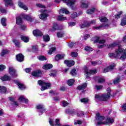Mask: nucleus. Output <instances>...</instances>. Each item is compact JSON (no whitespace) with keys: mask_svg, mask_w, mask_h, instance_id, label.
<instances>
[{"mask_svg":"<svg viewBox=\"0 0 126 126\" xmlns=\"http://www.w3.org/2000/svg\"><path fill=\"white\" fill-rule=\"evenodd\" d=\"M32 33H33V36H34V37H42V36H43V35H44L43 32H41V31H40V30H38V29L33 30L32 32Z\"/></svg>","mask_w":126,"mask_h":126,"instance_id":"423d86ee","label":"nucleus"},{"mask_svg":"<svg viewBox=\"0 0 126 126\" xmlns=\"http://www.w3.org/2000/svg\"><path fill=\"white\" fill-rule=\"evenodd\" d=\"M85 73H86V77L87 78H90V75H89V71H88L89 69H88V67H85V68L84 69Z\"/></svg>","mask_w":126,"mask_h":126,"instance_id":"e433bc0d","label":"nucleus"},{"mask_svg":"<svg viewBox=\"0 0 126 126\" xmlns=\"http://www.w3.org/2000/svg\"><path fill=\"white\" fill-rule=\"evenodd\" d=\"M65 55L64 54H57L55 57V60L56 62H59L61 60H63Z\"/></svg>","mask_w":126,"mask_h":126,"instance_id":"f8f14e48","label":"nucleus"},{"mask_svg":"<svg viewBox=\"0 0 126 126\" xmlns=\"http://www.w3.org/2000/svg\"><path fill=\"white\" fill-rule=\"evenodd\" d=\"M74 82H75V80L73 79H70L67 80V84L68 86H72L73 84H74Z\"/></svg>","mask_w":126,"mask_h":126,"instance_id":"c756f323","label":"nucleus"},{"mask_svg":"<svg viewBox=\"0 0 126 126\" xmlns=\"http://www.w3.org/2000/svg\"><path fill=\"white\" fill-rule=\"evenodd\" d=\"M106 91L107 93L102 94L101 95L97 94H94V98L95 99H99V101L106 102L108 101L111 97H113L114 98L116 96V95H117L116 93H113L112 94H111L112 90L110 87L106 89Z\"/></svg>","mask_w":126,"mask_h":126,"instance_id":"f03ea898","label":"nucleus"},{"mask_svg":"<svg viewBox=\"0 0 126 126\" xmlns=\"http://www.w3.org/2000/svg\"><path fill=\"white\" fill-rule=\"evenodd\" d=\"M121 26H126V15L123 17L121 20Z\"/></svg>","mask_w":126,"mask_h":126,"instance_id":"7c9ffc66","label":"nucleus"},{"mask_svg":"<svg viewBox=\"0 0 126 126\" xmlns=\"http://www.w3.org/2000/svg\"><path fill=\"white\" fill-rule=\"evenodd\" d=\"M64 63L67 65V66L70 67L71 66H73L74 64H75V62L74 61H69L67 60H65L64 61Z\"/></svg>","mask_w":126,"mask_h":126,"instance_id":"0eeeda50","label":"nucleus"},{"mask_svg":"<svg viewBox=\"0 0 126 126\" xmlns=\"http://www.w3.org/2000/svg\"><path fill=\"white\" fill-rule=\"evenodd\" d=\"M49 123L51 126H55V124H54V121H53V119H50Z\"/></svg>","mask_w":126,"mask_h":126,"instance_id":"338daca9","label":"nucleus"},{"mask_svg":"<svg viewBox=\"0 0 126 126\" xmlns=\"http://www.w3.org/2000/svg\"><path fill=\"white\" fill-rule=\"evenodd\" d=\"M97 73V70H90L89 71V75H91V74H96Z\"/></svg>","mask_w":126,"mask_h":126,"instance_id":"603ef678","label":"nucleus"},{"mask_svg":"<svg viewBox=\"0 0 126 126\" xmlns=\"http://www.w3.org/2000/svg\"><path fill=\"white\" fill-rule=\"evenodd\" d=\"M92 65H94L95 66V65H97V64H101V61L99 60H97L95 61H91V62Z\"/></svg>","mask_w":126,"mask_h":126,"instance_id":"4c0bfd02","label":"nucleus"},{"mask_svg":"<svg viewBox=\"0 0 126 126\" xmlns=\"http://www.w3.org/2000/svg\"><path fill=\"white\" fill-rule=\"evenodd\" d=\"M98 19L100 20V22H108V21H109V20H108L106 17H100Z\"/></svg>","mask_w":126,"mask_h":126,"instance_id":"ea45409f","label":"nucleus"},{"mask_svg":"<svg viewBox=\"0 0 126 126\" xmlns=\"http://www.w3.org/2000/svg\"><path fill=\"white\" fill-rule=\"evenodd\" d=\"M18 87L19 88V89H20L21 90H23V89H26V87L25 86V85L24 84H23L21 83L18 84Z\"/></svg>","mask_w":126,"mask_h":126,"instance_id":"09e8293b","label":"nucleus"},{"mask_svg":"<svg viewBox=\"0 0 126 126\" xmlns=\"http://www.w3.org/2000/svg\"><path fill=\"white\" fill-rule=\"evenodd\" d=\"M66 3L69 4L70 6L71 7L72 9H74V8H73V4L75 3V0H67L66 1Z\"/></svg>","mask_w":126,"mask_h":126,"instance_id":"5701e85b","label":"nucleus"},{"mask_svg":"<svg viewBox=\"0 0 126 126\" xmlns=\"http://www.w3.org/2000/svg\"><path fill=\"white\" fill-rule=\"evenodd\" d=\"M89 27H90V23L87 21H84L83 24L80 25L81 29H82V28H87Z\"/></svg>","mask_w":126,"mask_h":126,"instance_id":"2eb2a0df","label":"nucleus"},{"mask_svg":"<svg viewBox=\"0 0 126 126\" xmlns=\"http://www.w3.org/2000/svg\"><path fill=\"white\" fill-rule=\"evenodd\" d=\"M21 39L22 41H23L25 43H28V42H29V37H28V36L21 35Z\"/></svg>","mask_w":126,"mask_h":126,"instance_id":"c85d7f7f","label":"nucleus"},{"mask_svg":"<svg viewBox=\"0 0 126 126\" xmlns=\"http://www.w3.org/2000/svg\"><path fill=\"white\" fill-rule=\"evenodd\" d=\"M38 84L40 86H42L41 88V91H44V90H47V89H51V83H46L42 80H39L37 81Z\"/></svg>","mask_w":126,"mask_h":126,"instance_id":"7ed1b4c3","label":"nucleus"},{"mask_svg":"<svg viewBox=\"0 0 126 126\" xmlns=\"http://www.w3.org/2000/svg\"><path fill=\"white\" fill-rule=\"evenodd\" d=\"M87 87V84L85 83L81 85H79L77 87V90H79V91H81V90H84L85 88Z\"/></svg>","mask_w":126,"mask_h":126,"instance_id":"dca6fc26","label":"nucleus"},{"mask_svg":"<svg viewBox=\"0 0 126 126\" xmlns=\"http://www.w3.org/2000/svg\"><path fill=\"white\" fill-rule=\"evenodd\" d=\"M6 68V66L3 64H0V71H2L4 70Z\"/></svg>","mask_w":126,"mask_h":126,"instance_id":"052dcab7","label":"nucleus"},{"mask_svg":"<svg viewBox=\"0 0 126 126\" xmlns=\"http://www.w3.org/2000/svg\"><path fill=\"white\" fill-rule=\"evenodd\" d=\"M76 25V23L74 22H70L68 23V26L70 27H72L73 26H75Z\"/></svg>","mask_w":126,"mask_h":126,"instance_id":"0e129e2a","label":"nucleus"},{"mask_svg":"<svg viewBox=\"0 0 126 126\" xmlns=\"http://www.w3.org/2000/svg\"><path fill=\"white\" fill-rule=\"evenodd\" d=\"M37 59L38 60H39V61H47V57L43 55H40L38 56Z\"/></svg>","mask_w":126,"mask_h":126,"instance_id":"37998d69","label":"nucleus"},{"mask_svg":"<svg viewBox=\"0 0 126 126\" xmlns=\"http://www.w3.org/2000/svg\"><path fill=\"white\" fill-rule=\"evenodd\" d=\"M36 109L37 110H41V112L43 114L44 112H45L46 109L44 108V105L43 104H38L36 106Z\"/></svg>","mask_w":126,"mask_h":126,"instance_id":"a211bd4d","label":"nucleus"},{"mask_svg":"<svg viewBox=\"0 0 126 126\" xmlns=\"http://www.w3.org/2000/svg\"><path fill=\"white\" fill-rule=\"evenodd\" d=\"M55 123L56 124L55 125L56 126H61V124H59L60 123V119H56Z\"/></svg>","mask_w":126,"mask_h":126,"instance_id":"69168bd1","label":"nucleus"},{"mask_svg":"<svg viewBox=\"0 0 126 126\" xmlns=\"http://www.w3.org/2000/svg\"><path fill=\"white\" fill-rule=\"evenodd\" d=\"M57 73L58 71H57V70H51V73L49 74V75L52 76V77H56Z\"/></svg>","mask_w":126,"mask_h":126,"instance_id":"a878e982","label":"nucleus"},{"mask_svg":"<svg viewBox=\"0 0 126 126\" xmlns=\"http://www.w3.org/2000/svg\"><path fill=\"white\" fill-rule=\"evenodd\" d=\"M36 6H37V7H40V8H45L46 7L44 5H43L41 3H37Z\"/></svg>","mask_w":126,"mask_h":126,"instance_id":"680f3d73","label":"nucleus"},{"mask_svg":"<svg viewBox=\"0 0 126 126\" xmlns=\"http://www.w3.org/2000/svg\"><path fill=\"white\" fill-rule=\"evenodd\" d=\"M18 100L20 101V103H23L24 100V96H23V95L20 96Z\"/></svg>","mask_w":126,"mask_h":126,"instance_id":"e2e57ef3","label":"nucleus"},{"mask_svg":"<svg viewBox=\"0 0 126 126\" xmlns=\"http://www.w3.org/2000/svg\"><path fill=\"white\" fill-rule=\"evenodd\" d=\"M3 1H4L5 3V6L7 7V6H8V5H10V6H13V1L12 0H3Z\"/></svg>","mask_w":126,"mask_h":126,"instance_id":"412c9836","label":"nucleus"},{"mask_svg":"<svg viewBox=\"0 0 126 126\" xmlns=\"http://www.w3.org/2000/svg\"><path fill=\"white\" fill-rule=\"evenodd\" d=\"M7 91V89H6V87L5 86H0V93H2L3 94H5Z\"/></svg>","mask_w":126,"mask_h":126,"instance_id":"393cba45","label":"nucleus"},{"mask_svg":"<svg viewBox=\"0 0 126 126\" xmlns=\"http://www.w3.org/2000/svg\"><path fill=\"white\" fill-rule=\"evenodd\" d=\"M121 82V76H118L117 78L113 80L114 84H118Z\"/></svg>","mask_w":126,"mask_h":126,"instance_id":"2f4dec72","label":"nucleus"},{"mask_svg":"<svg viewBox=\"0 0 126 126\" xmlns=\"http://www.w3.org/2000/svg\"><path fill=\"white\" fill-rule=\"evenodd\" d=\"M81 7L82 8H84L85 9H86V8H88V6L89 4L88 3H85L83 1L81 2Z\"/></svg>","mask_w":126,"mask_h":126,"instance_id":"473e14b6","label":"nucleus"},{"mask_svg":"<svg viewBox=\"0 0 126 126\" xmlns=\"http://www.w3.org/2000/svg\"><path fill=\"white\" fill-rule=\"evenodd\" d=\"M42 68L45 70H48V69H51V68H53V64L51 63H48V64H45L42 66Z\"/></svg>","mask_w":126,"mask_h":126,"instance_id":"aec40b11","label":"nucleus"},{"mask_svg":"<svg viewBox=\"0 0 126 126\" xmlns=\"http://www.w3.org/2000/svg\"><path fill=\"white\" fill-rule=\"evenodd\" d=\"M77 116L78 117H81V116H84V112L83 111H78L77 113Z\"/></svg>","mask_w":126,"mask_h":126,"instance_id":"bf43d9fd","label":"nucleus"},{"mask_svg":"<svg viewBox=\"0 0 126 126\" xmlns=\"http://www.w3.org/2000/svg\"><path fill=\"white\" fill-rule=\"evenodd\" d=\"M123 14V11H121L118 13V14L115 15V17L116 19H120L121 18V15Z\"/></svg>","mask_w":126,"mask_h":126,"instance_id":"8fccbe9b","label":"nucleus"},{"mask_svg":"<svg viewBox=\"0 0 126 126\" xmlns=\"http://www.w3.org/2000/svg\"><path fill=\"white\" fill-rule=\"evenodd\" d=\"M9 53V50L7 49H3L0 53L1 57H4L5 55Z\"/></svg>","mask_w":126,"mask_h":126,"instance_id":"72a5a7b5","label":"nucleus"},{"mask_svg":"<svg viewBox=\"0 0 126 126\" xmlns=\"http://www.w3.org/2000/svg\"><path fill=\"white\" fill-rule=\"evenodd\" d=\"M9 73L11 75V77L15 78L17 77V74H16V70L13 67H9L8 69Z\"/></svg>","mask_w":126,"mask_h":126,"instance_id":"39448f33","label":"nucleus"},{"mask_svg":"<svg viewBox=\"0 0 126 126\" xmlns=\"http://www.w3.org/2000/svg\"><path fill=\"white\" fill-rule=\"evenodd\" d=\"M58 38H63L64 36V33L63 32H58L57 33Z\"/></svg>","mask_w":126,"mask_h":126,"instance_id":"de8ad7c7","label":"nucleus"},{"mask_svg":"<svg viewBox=\"0 0 126 126\" xmlns=\"http://www.w3.org/2000/svg\"><path fill=\"white\" fill-rule=\"evenodd\" d=\"M18 6L20 8H23L24 10H28V8L23 2H22L21 1H19L18 2Z\"/></svg>","mask_w":126,"mask_h":126,"instance_id":"f3484780","label":"nucleus"},{"mask_svg":"<svg viewBox=\"0 0 126 126\" xmlns=\"http://www.w3.org/2000/svg\"><path fill=\"white\" fill-rule=\"evenodd\" d=\"M115 66H116V65H115V64H111V65L106 67V68H105L103 69V72L104 73H106V72H109V71H110L111 70H113L114 68H115Z\"/></svg>","mask_w":126,"mask_h":126,"instance_id":"1a4fd4ad","label":"nucleus"},{"mask_svg":"<svg viewBox=\"0 0 126 126\" xmlns=\"http://www.w3.org/2000/svg\"><path fill=\"white\" fill-rule=\"evenodd\" d=\"M56 51L57 48H56V47H51L48 51V54L49 55H52V54H53L54 52H56Z\"/></svg>","mask_w":126,"mask_h":126,"instance_id":"a19ab883","label":"nucleus"},{"mask_svg":"<svg viewBox=\"0 0 126 126\" xmlns=\"http://www.w3.org/2000/svg\"><path fill=\"white\" fill-rule=\"evenodd\" d=\"M120 42H114L113 43L109 44L107 46L108 49H111V48H115L117 46H120Z\"/></svg>","mask_w":126,"mask_h":126,"instance_id":"6ab92c4d","label":"nucleus"},{"mask_svg":"<svg viewBox=\"0 0 126 126\" xmlns=\"http://www.w3.org/2000/svg\"><path fill=\"white\" fill-rule=\"evenodd\" d=\"M81 102H82V103H88L89 100L88 98H83L81 99Z\"/></svg>","mask_w":126,"mask_h":126,"instance_id":"13d9d810","label":"nucleus"},{"mask_svg":"<svg viewBox=\"0 0 126 126\" xmlns=\"http://www.w3.org/2000/svg\"><path fill=\"white\" fill-rule=\"evenodd\" d=\"M16 21L17 25H21L23 23V20H22V18L20 16H17L16 18Z\"/></svg>","mask_w":126,"mask_h":126,"instance_id":"4be33fe9","label":"nucleus"},{"mask_svg":"<svg viewBox=\"0 0 126 126\" xmlns=\"http://www.w3.org/2000/svg\"><path fill=\"white\" fill-rule=\"evenodd\" d=\"M122 108L124 112H126V103L123 104Z\"/></svg>","mask_w":126,"mask_h":126,"instance_id":"774afa93","label":"nucleus"},{"mask_svg":"<svg viewBox=\"0 0 126 126\" xmlns=\"http://www.w3.org/2000/svg\"><path fill=\"white\" fill-rule=\"evenodd\" d=\"M71 18H72L73 19H74V18H76V17H77V13L74 12L73 13H72L71 14Z\"/></svg>","mask_w":126,"mask_h":126,"instance_id":"4d7b16f0","label":"nucleus"},{"mask_svg":"<svg viewBox=\"0 0 126 126\" xmlns=\"http://www.w3.org/2000/svg\"><path fill=\"white\" fill-rule=\"evenodd\" d=\"M106 26H108V24H101L100 26L98 27H94L93 29H95L96 30H99V29H101V28H102V27H106Z\"/></svg>","mask_w":126,"mask_h":126,"instance_id":"58836bf2","label":"nucleus"},{"mask_svg":"<svg viewBox=\"0 0 126 126\" xmlns=\"http://www.w3.org/2000/svg\"><path fill=\"white\" fill-rule=\"evenodd\" d=\"M84 50L86 51V52H93V48H92L90 46H87L85 47Z\"/></svg>","mask_w":126,"mask_h":126,"instance_id":"a18cd8bd","label":"nucleus"},{"mask_svg":"<svg viewBox=\"0 0 126 126\" xmlns=\"http://www.w3.org/2000/svg\"><path fill=\"white\" fill-rule=\"evenodd\" d=\"M0 79L2 81H10V80H11V78L7 74H5L0 77Z\"/></svg>","mask_w":126,"mask_h":126,"instance_id":"4468645a","label":"nucleus"},{"mask_svg":"<svg viewBox=\"0 0 126 126\" xmlns=\"http://www.w3.org/2000/svg\"><path fill=\"white\" fill-rule=\"evenodd\" d=\"M43 39L44 42L47 43L48 42H50V40H51V38L50 37V35L49 34H45L43 36Z\"/></svg>","mask_w":126,"mask_h":126,"instance_id":"b1692460","label":"nucleus"},{"mask_svg":"<svg viewBox=\"0 0 126 126\" xmlns=\"http://www.w3.org/2000/svg\"><path fill=\"white\" fill-rule=\"evenodd\" d=\"M58 20L59 21H62L63 20H66V17H63L61 15L58 16Z\"/></svg>","mask_w":126,"mask_h":126,"instance_id":"6e6d98bb","label":"nucleus"},{"mask_svg":"<svg viewBox=\"0 0 126 126\" xmlns=\"http://www.w3.org/2000/svg\"><path fill=\"white\" fill-rule=\"evenodd\" d=\"M61 12H62V13H65V14H69V12L67 10V9L66 8H63L60 9V14H61Z\"/></svg>","mask_w":126,"mask_h":126,"instance_id":"79ce46f5","label":"nucleus"},{"mask_svg":"<svg viewBox=\"0 0 126 126\" xmlns=\"http://www.w3.org/2000/svg\"><path fill=\"white\" fill-rule=\"evenodd\" d=\"M105 120V117L104 116H101L100 113H97L96 114L95 116V121H102Z\"/></svg>","mask_w":126,"mask_h":126,"instance_id":"ddd939ff","label":"nucleus"},{"mask_svg":"<svg viewBox=\"0 0 126 126\" xmlns=\"http://www.w3.org/2000/svg\"><path fill=\"white\" fill-rule=\"evenodd\" d=\"M70 74L72 76H76V75H77V73H76V69L75 68L72 69L70 72Z\"/></svg>","mask_w":126,"mask_h":126,"instance_id":"c9c22d12","label":"nucleus"},{"mask_svg":"<svg viewBox=\"0 0 126 126\" xmlns=\"http://www.w3.org/2000/svg\"><path fill=\"white\" fill-rule=\"evenodd\" d=\"M43 73H44V71L40 69L36 70V71H33L32 73V76H34V77H41L42 75H43Z\"/></svg>","mask_w":126,"mask_h":126,"instance_id":"20e7f679","label":"nucleus"},{"mask_svg":"<svg viewBox=\"0 0 126 126\" xmlns=\"http://www.w3.org/2000/svg\"><path fill=\"white\" fill-rule=\"evenodd\" d=\"M1 24L4 27L7 26V24H6V18H2L1 19Z\"/></svg>","mask_w":126,"mask_h":126,"instance_id":"f704fd0d","label":"nucleus"},{"mask_svg":"<svg viewBox=\"0 0 126 126\" xmlns=\"http://www.w3.org/2000/svg\"><path fill=\"white\" fill-rule=\"evenodd\" d=\"M16 60L17 62L19 63H22L24 61V55L22 53L18 54L16 56Z\"/></svg>","mask_w":126,"mask_h":126,"instance_id":"6e6552de","label":"nucleus"},{"mask_svg":"<svg viewBox=\"0 0 126 126\" xmlns=\"http://www.w3.org/2000/svg\"><path fill=\"white\" fill-rule=\"evenodd\" d=\"M48 16H49V15L47 14L42 13L40 15L39 18L42 19V20H45V19H47Z\"/></svg>","mask_w":126,"mask_h":126,"instance_id":"bb28decb","label":"nucleus"},{"mask_svg":"<svg viewBox=\"0 0 126 126\" xmlns=\"http://www.w3.org/2000/svg\"><path fill=\"white\" fill-rule=\"evenodd\" d=\"M13 42L15 44L16 47H20V43L18 42V40L16 39H13Z\"/></svg>","mask_w":126,"mask_h":126,"instance_id":"3c124183","label":"nucleus"},{"mask_svg":"<svg viewBox=\"0 0 126 126\" xmlns=\"http://www.w3.org/2000/svg\"><path fill=\"white\" fill-rule=\"evenodd\" d=\"M0 11L1 12V13H7L6 9L3 8L2 6H0Z\"/></svg>","mask_w":126,"mask_h":126,"instance_id":"864d4df0","label":"nucleus"},{"mask_svg":"<svg viewBox=\"0 0 126 126\" xmlns=\"http://www.w3.org/2000/svg\"><path fill=\"white\" fill-rule=\"evenodd\" d=\"M66 114H70V115H75V110L74 109H68L65 111Z\"/></svg>","mask_w":126,"mask_h":126,"instance_id":"cd10ccee","label":"nucleus"},{"mask_svg":"<svg viewBox=\"0 0 126 126\" xmlns=\"http://www.w3.org/2000/svg\"><path fill=\"white\" fill-rule=\"evenodd\" d=\"M96 10V8L93 7L92 9H89L87 11V13L88 14H92Z\"/></svg>","mask_w":126,"mask_h":126,"instance_id":"c03bdc74","label":"nucleus"},{"mask_svg":"<svg viewBox=\"0 0 126 126\" xmlns=\"http://www.w3.org/2000/svg\"><path fill=\"white\" fill-rule=\"evenodd\" d=\"M70 56H72L73 58H76L77 57H78V53L74 52H71Z\"/></svg>","mask_w":126,"mask_h":126,"instance_id":"5fc2aeb1","label":"nucleus"},{"mask_svg":"<svg viewBox=\"0 0 126 126\" xmlns=\"http://www.w3.org/2000/svg\"><path fill=\"white\" fill-rule=\"evenodd\" d=\"M22 17L24 19H26L27 21H29L30 22H32V21H33V18H32V17L29 15L23 14L22 15Z\"/></svg>","mask_w":126,"mask_h":126,"instance_id":"9b49d317","label":"nucleus"},{"mask_svg":"<svg viewBox=\"0 0 126 126\" xmlns=\"http://www.w3.org/2000/svg\"><path fill=\"white\" fill-rule=\"evenodd\" d=\"M58 28H59V25H58L57 23H53L52 30V31H56V30H58Z\"/></svg>","mask_w":126,"mask_h":126,"instance_id":"49530a36","label":"nucleus"},{"mask_svg":"<svg viewBox=\"0 0 126 126\" xmlns=\"http://www.w3.org/2000/svg\"><path fill=\"white\" fill-rule=\"evenodd\" d=\"M105 125H112L115 123V119L111 118L108 117L105 119V121H104Z\"/></svg>","mask_w":126,"mask_h":126,"instance_id":"9d476101","label":"nucleus"},{"mask_svg":"<svg viewBox=\"0 0 126 126\" xmlns=\"http://www.w3.org/2000/svg\"><path fill=\"white\" fill-rule=\"evenodd\" d=\"M109 58H114V59H119L122 61L126 59V49L124 50L120 46H118V49L116 50L115 53H109L108 54Z\"/></svg>","mask_w":126,"mask_h":126,"instance_id":"f257e3e1","label":"nucleus"}]
</instances>
